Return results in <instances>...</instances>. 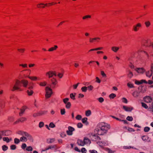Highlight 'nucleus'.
<instances>
[{"label": "nucleus", "instance_id": "f257e3e1", "mask_svg": "<svg viewBox=\"0 0 153 153\" xmlns=\"http://www.w3.org/2000/svg\"><path fill=\"white\" fill-rule=\"evenodd\" d=\"M110 128V125L105 123H101L99 124L95 129L97 134L100 135H103L107 132L108 130Z\"/></svg>", "mask_w": 153, "mask_h": 153}, {"label": "nucleus", "instance_id": "f03ea898", "mask_svg": "<svg viewBox=\"0 0 153 153\" xmlns=\"http://www.w3.org/2000/svg\"><path fill=\"white\" fill-rule=\"evenodd\" d=\"M21 86V81L18 79H16L13 82V86H12V89L11 90L13 91L16 90L21 91L20 87Z\"/></svg>", "mask_w": 153, "mask_h": 153}, {"label": "nucleus", "instance_id": "7ed1b4c3", "mask_svg": "<svg viewBox=\"0 0 153 153\" xmlns=\"http://www.w3.org/2000/svg\"><path fill=\"white\" fill-rule=\"evenodd\" d=\"M45 91L46 94L45 96L46 98H48L50 97L52 93V89L48 87H47L45 88Z\"/></svg>", "mask_w": 153, "mask_h": 153}, {"label": "nucleus", "instance_id": "20e7f679", "mask_svg": "<svg viewBox=\"0 0 153 153\" xmlns=\"http://www.w3.org/2000/svg\"><path fill=\"white\" fill-rule=\"evenodd\" d=\"M33 83H30L28 84V89L30 90H28L27 91L28 95L29 96L33 94V92L31 90L33 88Z\"/></svg>", "mask_w": 153, "mask_h": 153}, {"label": "nucleus", "instance_id": "39448f33", "mask_svg": "<svg viewBox=\"0 0 153 153\" xmlns=\"http://www.w3.org/2000/svg\"><path fill=\"white\" fill-rule=\"evenodd\" d=\"M68 130L66 131V133L68 135H72L73 134V132L75 131V129L72 127L69 126L68 127Z\"/></svg>", "mask_w": 153, "mask_h": 153}, {"label": "nucleus", "instance_id": "423d86ee", "mask_svg": "<svg viewBox=\"0 0 153 153\" xmlns=\"http://www.w3.org/2000/svg\"><path fill=\"white\" fill-rule=\"evenodd\" d=\"M91 139L93 141H97L100 140L101 139L100 138L95 134H92L91 136Z\"/></svg>", "mask_w": 153, "mask_h": 153}, {"label": "nucleus", "instance_id": "0eeeda50", "mask_svg": "<svg viewBox=\"0 0 153 153\" xmlns=\"http://www.w3.org/2000/svg\"><path fill=\"white\" fill-rule=\"evenodd\" d=\"M46 75L48 76V77L50 78L52 77L53 75L56 76V74L55 72H53L50 71L46 73Z\"/></svg>", "mask_w": 153, "mask_h": 153}, {"label": "nucleus", "instance_id": "6e6552de", "mask_svg": "<svg viewBox=\"0 0 153 153\" xmlns=\"http://www.w3.org/2000/svg\"><path fill=\"white\" fill-rule=\"evenodd\" d=\"M51 83L52 84V88H54L55 87V85L57 84V81L56 79L54 78H53L52 79H51Z\"/></svg>", "mask_w": 153, "mask_h": 153}, {"label": "nucleus", "instance_id": "1a4fd4ad", "mask_svg": "<svg viewBox=\"0 0 153 153\" xmlns=\"http://www.w3.org/2000/svg\"><path fill=\"white\" fill-rule=\"evenodd\" d=\"M153 72V65H152L151 66V71H148L146 73V75L147 76L150 77L152 75Z\"/></svg>", "mask_w": 153, "mask_h": 153}, {"label": "nucleus", "instance_id": "9d476101", "mask_svg": "<svg viewBox=\"0 0 153 153\" xmlns=\"http://www.w3.org/2000/svg\"><path fill=\"white\" fill-rule=\"evenodd\" d=\"M143 100L146 102L150 103L152 102V99L149 96H146L144 97Z\"/></svg>", "mask_w": 153, "mask_h": 153}, {"label": "nucleus", "instance_id": "9b49d317", "mask_svg": "<svg viewBox=\"0 0 153 153\" xmlns=\"http://www.w3.org/2000/svg\"><path fill=\"white\" fill-rule=\"evenodd\" d=\"M20 81L21 82V84L22 83L23 86L24 87L26 88L27 87L28 82L27 80L23 79Z\"/></svg>", "mask_w": 153, "mask_h": 153}, {"label": "nucleus", "instance_id": "f8f14e48", "mask_svg": "<svg viewBox=\"0 0 153 153\" xmlns=\"http://www.w3.org/2000/svg\"><path fill=\"white\" fill-rule=\"evenodd\" d=\"M25 136L26 137L27 140H28L30 142H33V140L32 136L28 133H27L25 135Z\"/></svg>", "mask_w": 153, "mask_h": 153}, {"label": "nucleus", "instance_id": "ddd939ff", "mask_svg": "<svg viewBox=\"0 0 153 153\" xmlns=\"http://www.w3.org/2000/svg\"><path fill=\"white\" fill-rule=\"evenodd\" d=\"M141 27V24L140 23H138L135 25H134L133 27V30L134 31L137 32L139 29V27Z\"/></svg>", "mask_w": 153, "mask_h": 153}, {"label": "nucleus", "instance_id": "4468645a", "mask_svg": "<svg viewBox=\"0 0 153 153\" xmlns=\"http://www.w3.org/2000/svg\"><path fill=\"white\" fill-rule=\"evenodd\" d=\"M135 84L137 85H139L140 84H142L143 83H145L147 84V82L145 80L142 79V80H141L140 81H137V80H136L135 81Z\"/></svg>", "mask_w": 153, "mask_h": 153}, {"label": "nucleus", "instance_id": "2eb2a0df", "mask_svg": "<svg viewBox=\"0 0 153 153\" xmlns=\"http://www.w3.org/2000/svg\"><path fill=\"white\" fill-rule=\"evenodd\" d=\"M56 147V145H54L53 146H50L46 148L45 149V150H42L41 152H44L45 151H46L50 149H52L54 148H55Z\"/></svg>", "mask_w": 153, "mask_h": 153}, {"label": "nucleus", "instance_id": "dca6fc26", "mask_svg": "<svg viewBox=\"0 0 153 153\" xmlns=\"http://www.w3.org/2000/svg\"><path fill=\"white\" fill-rule=\"evenodd\" d=\"M27 120V119L24 117H22L20 119H19L17 121H16L14 123L15 124H16L18 123L19 122H23L24 121H26Z\"/></svg>", "mask_w": 153, "mask_h": 153}, {"label": "nucleus", "instance_id": "f3484780", "mask_svg": "<svg viewBox=\"0 0 153 153\" xmlns=\"http://www.w3.org/2000/svg\"><path fill=\"white\" fill-rule=\"evenodd\" d=\"M83 141L84 143H85V145L86 144H90L91 143L90 140L88 138L84 137Z\"/></svg>", "mask_w": 153, "mask_h": 153}, {"label": "nucleus", "instance_id": "a211bd4d", "mask_svg": "<svg viewBox=\"0 0 153 153\" xmlns=\"http://www.w3.org/2000/svg\"><path fill=\"white\" fill-rule=\"evenodd\" d=\"M77 143L79 146H83L85 145L84 141L81 140H78L77 141Z\"/></svg>", "mask_w": 153, "mask_h": 153}, {"label": "nucleus", "instance_id": "6ab92c4d", "mask_svg": "<svg viewBox=\"0 0 153 153\" xmlns=\"http://www.w3.org/2000/svg\"><path fill=\"white\" fill-rule=\"evenodd\" d=\"M135 70L137 71L138 73H143L144 71L145 70L142 68H137Z\"/></svg>", "mask_w": 153, "mask_h": 153}, {"label": "nucleus", "instance_id": "aec40b11", "mask_svg": "<svg viewBox=\"0 0 153 153\" xmlns=\"http://www.w3.org/2000/svg\"><path fill=\"white\" fill-rule=\"evenodd\" d=\"M123 109L127 111H131L133 109L132 108L128 107L126 106H123Z\"/></svg>", "mask_w": 153, "mask_h": 153}, {"label": "nucleus", "instance_id": "412c9836", "mask_svg": "<svg viewBox=\"0 0 153 153\" xmlns=\"http://www.w3.org/2000/svg\"><path fill=\"white\" fill-rule=\"evenodd\" d=\"M141 91L140 90V92H138L137 91H135L132 93V95L135 97H137L139 96V94L140 92H141Z\"/></svg>", "mask_w": 153, "mask_h": 153}, {"label": "nucleus", "instance_id": "4be33fe9", "mask_svg": "<svg viewBox=\"0 0 153 153\" xmlns=\"http://www.w3.org/2000/svg\"><path fill=\"white\" fill-rule=\"evenodd\" d=\"M20 141L21 142H26L27 140V139L26 136L25 137L24 136H22V137H20Z\"/></svg>", "mask_w": 153, "mask_h": 153}, {"label": "nucleus", "instance_id": "5701e85b", "mask_svg": "<svg viewBox=\"0 0 153 153\" xmlns=\"http://www.w3.org/2000/svg\"><path fill=\"white\" fill-rule=\"evenodd\" d=\"M26 109V108L25 107H23L20 110V112L19 113V115L20 116H21L22 115V114H23L25 111Z\"/></svg>", "mask_w": 153, "mask_h": 153}, {"label": "nucleus", "instance_id": "b1692460", "mask_svg": "<svg viewBox=\"0 0 153 153\" xmlns=\"http://www.w3.org/2000/svg\"><path fill=\"white\" fill-rule=\"evenodd\" d=\"M55 139L54 138L48 139H47V141L48 143L49 144L53 143L55 141Z\"/></svg>", "mask_w": 153, "mask_h": 153}, {"label": "nucleus", "instance_id": "393cba45", "mask_svg": "<svg viewBox=\"0 0 153 153\" xmlns=\"http://www.w3.org/2000/svg\"><path fill=\"white\" fill-rule=\"evenodd\" d=\"M47 4H44L43 3H40L39 4H37V7H38L39 8H44L45 7V6H47Z\"/></svg>", "mask_w": 153, "mask_h": 153}, {"label": "nucleus", "instance_id": "a878e982", "mask_svg": "<svg viewBox=\"0 0 153 153\" xmlns=\"http://www.w3.org/2000/svg\"><path fill=\"white\" fill-rule=\"evenodd\" d=\"M58 46L57 45H54V47H52L49 48L48 50L49 51H53L57 49Z\"/></svg>", "mask_w": 153, "mask_h": 153}, {"label": "nucleus", "instance_id": "bb28decb", "mask_svg": "<svg viewBox=\"0 0 153 153\" xmlns=\"http://www.w3.org/2000/svg\"><path fill=\"white\" fill-rule=\"evenodd\" d=\"M4 136H8L10 135L11 132L8 130L4 131Z\"/></svg>", "mask_w": 153, "mask_h": 153}, {"label": "nucleus", "instance_id": "cd10ccee", "mask_svg": "<svg viewBox=\"0 0 153 153\" xmlns=\"http://www.w3.org/2000/svg\"><path fill=\"white\" fill-rule=\"evenodd\" d=\"M27 132H24L22 131H19L18 132V134L22 136H25Z\"/></svg>", "mask_w": 153, "mask_h": 153}, {"label": "nucleus", "instance_id": "c85d7f7f", "mask_svg": "<svg viewBox=\"0 0 153 153\" xmlns=\"http://www.w3.org/2000/svg\"><path fill=\"white\" fill-rule=\"evenodd\" d=\"M149 138V137L147 136H143L142 137V139L144 141H147V140H148Z\"/></svg>", "mask_w": 153, "mask_h": 153}, {"label": "nucleus", "instance_id": "c756f323", "mask_svg": "<svg viewBox=\"0 0 153 153\" xmlns=\"http://www.w3.org/2000/svg\"><path fill=\"white\" fill-rule=\"evenodd\" d=\"M119 49L118 47H113L111 48V50L114 52H116Z\"/></svg>", "mask_w": 153, "mask_h": 153}, {"label": "nucleus", "instance_id": "7c9ffc66", "mask_svg": "<svg viewBox=\"0 0 153 153\" xmlns=\"http://www.w3.org/2000/svg\"><path fill=\"white\" fill-rule=\"evenodd\" d=\"M91 114V111L90 110H88L86 111L85 115L87 116H90Z\"/></svg>", "mask_w": 153, "mask_h": 153}, {"label": "nucleus", "instance_id": "2f4dec72", "mask_svg": "<svg viewBox=\"0 0 153 153\" xmlns=\"http://www.w3.org/2000/svg\"><path fill=\"white\" fill-rule=\"evenodd\" d=\"M29 78L33 80H36L37 79V77L36 76H27Z\"/></svg>", "mask_w": 153, "mask_h": 153}, {"label": "nucleus", "instance_id": "473e14b6", "mask_svg": "<svg viewBox=\"0 0 153 153\" xmlns=\"http://www.w3.org/2000/svg\"><path fill=\"white\" fill-rule=\"evenodd\" d=\"M2 150L4 151H6L8 149V147L5 145L2 146Z\"/></svg>", "mask_w": 153, "mask_h": 153}, {"label": "nucleus", "instance_id": "72a5a7b5", "mask_svg": "<svg viewBox=\"0 0 153 153\" xmlns=\"http://www.w3.org/2000/svg\"><path fill=\"white\" fill-rule=\"evenodd\" d=\"M20 140L17 138H15L14 139V143L16 144H18L20 142Z\"/></svg>", "mask_w": 153, "mask_h": 153}, {"label": "nucleus", "instance_id": "f704fd0d", "mask_svg": "<svg viewBox=\"0 0 153 153\" xmlns=\"http://www.w3.org/2000/svg\"><path fill=\"white\" fill-rule=\"evenodd\" d=\"M66 104L65 107L67 109H69L70 108L71 106V103L70 102H69Z\"/></svg>", "mask_w": 153, "mask_h": 153}, {"label": "nucleus", "instance_id": "c9c22d12", "mask_svg": "<svg viewBox=\"0 0 153 153\" xmlns=\"http://www.w3.org/2000/svg\"><path fill=\"white\" fill-rule=\"evenodd\" d=\"M142 106L143 107H144L145 109L149 108L148 107L147 105L144 102H141Z\"/></svg>", "mask_w": 153, "mask_h": 153}, {"label": "nucleus", "instance_id": "e433bc0d", "mask_svg": "<svg viewBox=\"0 0 153 153\" xmlns=\"http://www.w3.org/2000/svg\"><path fill=\"white\" fill-rule=\"evenodd\" d=\"M81 90L82 92H86L87 90V87L86 86L82 87L81 88Z\"/></svg>", "mask_w": 153, "mask_h": 153}, {"label": "nucleus", "instance_id": "4c0bfd02", "mask_svg": "<svg viewBox=\"0 0 153 153\" xmlns=\"http://www.w3.org/2000/svg\"><path fill=\"white\" fill-rule=\"evenodd\" d=\"M33 148L32 147L30 146H27L26 149V150L28 151H31L33 150Z\"/></svg>", "mask_w": 153, "mask_h": 153}, {"label": "nucleus", "instance_id": "58836bf2", "mask_svg": "<svg viewBox=\"0 0 153 153\" xmlns=\"http://www.w3.org/2000/svg\"><path fill=\"white\" fill-rule=\"evenodd\" d=\"M87 118H86V117H85V118H83L82 119V122L83 123H86V125L87 124H88V123H87Z\"/></svg>", "mask_w": 153, "mask_h": 153}, {"label": "nucleus", "instance_id": "ea45409f", "mask_svg": "<svg viewBox=\"0 0 153 153\" xmlns=\"http://www.w3.org/2000/svg\"><path fill=\"white\" fill-rule=\"evenodd\" d=\"M150 130V128L148 127H145L144 128V131L145 132H148Z\"/></svg>", "mask_w": 153, "mask_h": 153}, {"label": "nucleus", "instance_id": "a19ab883", "mask_svg": "<svg viewBox=\"0 0 153 153\" xmlns=\"http://www.w3.org/2000/svg\"><path fill=\"white\" fill-rule=\"evenodd\" d=\"M128 72H129V73L128 74V76L130 78H131L132 77V76H133V73H132V72H131V71H128Z\"/></svg>", "mask_w": 153, "mask_h": 153}, {"label": "nucleus", "instance_id": "79ce46f5", "mask_svg": "<svg viewBox=\"0 0 153 153\" xmlns=\"http://www.w3.org/2000/svg\"><path fill=\"white\" fill-rule=\"evenodd\" d=\"M3 139L4 141L6 142L7 143L10 142V140L7 137H4L3 138Z\"/></svg>", "mask_w": 153, "mask_h": 153}, {"label": "nucleus", "instance_id": "37998d69", "mask_svg": "<svg viewBox=\"0 0 153 153\" xmlns=\"http://www.w3.org/2000/svg\"><path fill=\"white\" fill-rule=\"evenodd\" d=\"M49 126L51 128H54L55 127V125L53 123L51 122L50 123Z\"/></svg>", "mask_w": 153, "mask_h": 153}, {"label": "nucleus", "instance_id": "c03bdc74", "mask_svg": "<svg viewBox=\"0 0 153 153\" xmlns=\"http://www.w3.org/2000/svg\"><path fill=\"white\" fill-rule=\"evenodd\" d=\"M109 97L110 98L113 99L116 97V95L115 94L112 93L109 95Z\"/></svg>", "mask_w": 153, "mask_h": 153}, {"label": "nucleus", "instance_id": "a18cd8bd", "mask_svg": "<svg viewBox=\"0 0 153 153\" xmlns=\"http://www.w3.org/2000/svg\"><path fill=\"white\" fill-rule=\"evenodd\" d=\"M10 148L12 150H14L16 149V147L15 145H12L10 146Z\"/></svg>", "mask_w": 153, "mask_h": 153}, {"label": "nucleus", "instance_id": "49530a36", "mask_svg": "<svg viewBox=\"0 0 153 153\" xmlns=\"http://www.w3.org/2000/svg\"><path fill=\"white\" fill-rule=\"evenodd\" d=\"M126 120L129 121H132L133 118L132 117L128 116L127 117Z\"/></svg>", "mask_w": 153, "mask_h": 153}, {"label": "nucleus", "instance_id": "de8ad7c7", "mask_svg": "<svg viewBox=\"0 0 153 153\" xmlns=\"http://www.w3.org/2000/svg\"><path fill=\"white\" fill-rule=\"evenodd\" d=\"M145 24L147 27H148L150 25V23L149 21L146 22Z\"/></svg>", "mask_w": 153, "mask_h": 153}, {"label": "nucleus", "instance_id": "09e8293b", "mask_svg": "<svg viewBox=\"0 0 153 153\" xmlns=\"http://www.w3.org/2000/svg\"><path fill=\"white\" fill-rule=\"evenodd\" d=\"M60 113L61 115L64 114L65 113V109H62L60 110Z\"/></svg>", "mask_w": 153, "mask_h": 153}, {"label": "nucleus", "instance_id": "8fccbe9b", "mask_svg": "<svg viewBox=\"0 0 153 153\" xmlns=\"http://www.w3.org/2000/svg\"><path fill=\"white\" fill-rule=\"evenodd\" d=\"M77 127L79 128H81L82 127L83 125L81 123H78L77 125Z\"/></svg>", "mask_w": 153, "mask_h": 153}, {"label": "nucleus", "instance_id": "3c124183", "mask_svg": "<svg viewBox=\"0 0 153 153\" xmlns=\"http://www.w3.org/2000/svg\"><path fill=\"white\" fill-rule=\"evenodd\" d=\"M44 125V123L42 122H40L39 124V128H42L43 127Z\"/></svg>", "mask_w": 153, "mask_h": 153}, {"label": "nucleus", "instance_id": "603ef678", "mask_svg": "<svg viewBox=\"0 0 153 153\" xmlns=\"http://www.w3.org/2000/svg\"><path fill=\"white\" fill-rule=\"evenodd\" d=\"M97 100L100 103L103 102L104 101L103 98L102 97H100L98 98Z\"/></svg>", "mask_w": 153, "mask_h": 153}, {"label": "nucleus", "instance_id": "864d4df0", "mask_svg": "<svg viewBox=\"0 0 153 153\" xmlns=\"http://www.w3.org/2000/svg\"><path fill=\"white\" fill-rule=\"evenodd\" d=\"M27 147V145L25 143H23L22 144L21 146V148L23 149H25Z\"/></svg>", "mask_w": 153, "mask_h": 153}, {"label": "nucleus", "instance_id": "5fc2aeb1", "mask_svg": "<svg viewBox=\"0 0 153 153\" xmlns=\"http://www.w3.org/2000/svg\"><path fill=\"white\" fill-rule=\"evenodd\" d=\"M68 100H69V99L68 98H65L63 100V101L64 102V103H65V104H66L68 102Z\"/></svg>", "mask_w": 153, "mask_h": 153}, {"label": "nucleus", "instance_id": "6e6d98bb", "mask_svg": "<svg viewBox=\"0 0 153 153\" xmlns=\"http://www.w3.org/2000/svg\"><path fill=\"white\" fill-rule=\"evenodd\" d=\"M75 96L74 94L73 93H71L70 94V97L73 100L75 99Z\"/></svg>", "mask_w": 153, "mask_h": 153}, {"label": "nucleus", "instance_id": "4d7b16f0", "mask_svg": "<svg viewBox=\"0 0 153 153\" xmlns=\"http://www.w3.org/2000/svg\"><path fill=\"white\" fill-rule=\"evenodd\" d=\"M80 151L82 153H86L87 150L85 148H82L81 149V151Z\"/></svg>", "mask_w": 153, "mask_h": 153}, {"label": "nucleus", "instance_id": "13d9d810", "mask_svg": "<svg viewBox=\"0 0 153 153\" xmlns=\"http://www.w3.org/2000/svg\"><path fill=\"white\" fill-rule=\"evenodd\" d=\"M87 87V89H88L89 91L92 90L94 88L91 85Z\"/></svg>", "mask_w": 153, "mask_h": 153}, {"label": "nucleus", "instance_id": "bf43d9fd", "mask_svg": "<svg viewBox=\"0 0 153 153\" xmlns=\"http://www.w3.org/2000/svg\"><path fill=\"white\" fill-rule=\"evenodd\" d=\"M92 40L94 41H96L97 42H98V40H100V38L98 37H96L94 38H92Z\"/></svg>", "mask_w": 153, "mask_h": 153}, {"label": "nucleus", "instance_id": "052dcab7", "mask_svg": "<svg viewBox=\"0 0 153 153\" xmlns=\"http://www.w3.org/2000/svg\"><path fill=\"white\" fill-rule=\"evenodd\" d=\"M60 137L62 138L66 136V134L63 132L61 133L60 134Z\"/></svg>", "mask_w": 153, "mask_h": 153}, {"label": "nucleus", "instance_id": "680f3d73", "mask_svg": "<svg viewBox=\"0 0 153 153\" xmlns=\"http://www.w3.org/2000/svg\"><path fill=\"white\" fill-rule=\"evenodd\" d=\"M101 74L103 77H105L106 76V74L104 73V72L103 71H101Z\"/></svg>", "mask_w": 153, "mask_h": 153}, {"label": "nucleus", "instance_id": "e2e57ef3", "mask_svg": "<svg viewBox=\"0 0 153 153\" xmlns=\"http://www.w3.org/2000/svg\"><path fill=\"white\" fill-rule=\"evenodd\" d=\"M122 102H124L126 103H127L128 102V101L126 98H125L123 97L122 99Z\"/></svg>", "mask_w": 153, "mask_h": 153}, {"label": "nucleus", "instance_id": "0e129e2a", "mask_svg": "<svg viewBox=\"0 0 153 153\" xmlns=\"http://www.w3.org/2000/svg\"><path fill=\"white\" fill-rule=\"evenodd\" d=\"M46 82H41L40 83L39 85L41 86H44L46 85Z\"/></svg>", "mask_w": 153, "mask_h": 153}, {"label": "nucleus", "instance_id": "69168bd1", "mask_svg": "<svg viewBox=\"0 0 153 153\" xmlns=\"http://www.w3.org/2000/svg\"><path fill=\"white\" fill-rule=\"evenodd\" d=\"M82 117L81 116L79 115H78L76 116V118L77 120H80L81 119Z\"/></svg>", "mask_w": 153, "mask_h": 153}, {"label": "nucleus", "instance_id": "338daca9", "mask_svg": "<svg viewBox=\"0 0 153 153\" xmlns=\"http://www.w3.org/2000/svg\"><path fill=\"white\" fill-rule=\"evenodd\" d=\"M91 18V16H90V15H87V16H83L82 17V19H87V18Z\"/></svg>", "mask_w": 153, "mask_h": 153}, {"label": "nucleus", "instance_id": "774afa93", "mask_svg": "<svg viewBox=\"0 0 153 153\" xmlns=\"http://www.w3.org/2000/svg\"><path fill=\"white\" fill-rule=\"evenodd\" d=\"M89 152L91 153H97V152L95 150H90L89 151Z\"/></svg>", "mask_w": 153, "mask_h": 153}]
</instances>
